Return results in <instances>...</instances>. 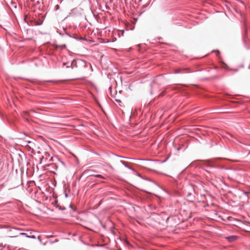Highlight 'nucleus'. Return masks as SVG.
<instances>
[{"mask_svg":"<svg viewBox=\"0 0 250 250\" xmlns=\"http://www.w3.org/2000/svg\"><path fill=\"white\" fill-rule=\"evenodd\" d=\"M7 4L11 11L15 10L17 7V2L16 0H7Z\"/></svg>","mask_w":250,"mask_h":250,"instance_id":"nucleus-1","label":"nucleus"},{"mask_svg":"<svg viewBox=\"0 0 250 250\" xmlns=\"http://www.w3.org/2000/svg\"><path fill=\"white\" fill-rule=\"evenodd\" d=\"M89 172L90 171L89 170H85L83 172V174L87 176H94L96 177L104 178L103 176H102L101 175H93L91 174V173H89Z\"/></svg>","mask_w":250,"mask_h":250,"instance_id":"nucleus-2","label":"nucleus"},{"mask_svg":"<svg viewBox=\"0 0 250 250\" xmlns=\"http://www.w3.org/2000/svg\"><path fill=\"white\" fill-rule=\"evenodd\" d=\"M22 116L27 121H29L31 119V118L32 117L30 113H29V112L27 111L23 112Z\"/></svg>","mask_w":250,"mask_h":250,"instance_id":"nucleus-3","label":"nucleus"},{"mask_svg":"<svg viewBox=\"0 0 250 250\" xmlns=\"http://www.w3.org/2000/svg\"><path fill=\"white\" fill-rule=\"evenodd\" d=\"M237 238V237L235 236H231L229 237H227V239L229 242H232L236 240Z\"/></svg>","mask_w":250,"mask_h":250,"instance_id":"nucleus-4","label":"nucleus"},{"mask_svg":"<svg viewBox=\"0 0 250 250\" xmlns=\"http://www.w3.org/2000/svg\"><path fill=\"white\" fill-rule=\"evenodd\" d=\"M20 234L22 235H25L26 237H29V238H36L34 235L29 236L26 233H21Z\"/></svg>","mask_w":250,"mask_h":250,"instance_id":"nucleus-5","label":"nucleus"},{"mask_svg":"<svg viewBox=\"0 0 250 250\" xmlns=\"http://www.w3.org/2000/svg\"><path fill=\"white\" fill-rule=\"evenodd\" d=\"M175 71H175L176 73H179L180 70V69H176Z\"/></svg>","mask_w":250,"mask_h":250,"instance_id":"nucleus-6","label":"nucleus"},{"mask_svg":"<svg viewBox=\"0 0 250 250\" xmlns=\"http://www.w3.org/2000/svg\"><path fill=\"white\" fill-rule=\"evenodd\" d=\"M164 95V92H162L160 94V96H163Z\"/></svg>","mask_w":250,"mask_h":250,"instance_id":"nucleus-7","label":"nucleus"},{"mask_svg":"<svg viewBox=\"0 0 250 250\" xmlns=\"http://www.w3.org/2000/svg\"><path fill=\"white\" fill-rule=\"evenodd\" d=\"M38 239H39L40 241H41V239H40V236H38Z\"/></svg>","mask_w":250,"mask_h":250,"instance_id":"nucleus-8","label":"nucleus"},{"mask_svg":"<svg viewBox=\"0 0 250 250\" xmlns=\"http://www.w3.org/2000/svg\"><path fill=\"white\" fill-rule=\"evenodd\" d=\"M30 112H34V113L35 112L34 110H31V111H30Z\"/></svg>","mask_w":250,"mask_h":250,"instance_id":"nucleus-9","label":"nucleus"},{"mask_svg":"<svg viewBox=\"0 0 250 250\" xmlns=\"http://www.w3.org/2000/svg\"><path fill=\"white\" fill-rule=\"evenodd\" d=\"M16 236H16V235H12V236H11V237H16Z\"/></svg>","mask_w":250,"mask_h":250,"instance_id":"nucleus-10","label":"nucleus"}]
</instances>
